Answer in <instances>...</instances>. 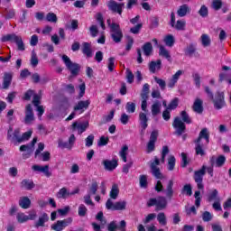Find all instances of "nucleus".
Returning a JSON list of instances; mask_svg holds the SVG:
<instances>
[{"label":"nucleus","instance_id":"obj_31","mask_svg":"<svg viewBox=\"0 0 231 231\" xmlns=\"http://www.w3.org/2000/svg\"><path fill=\"white\" fill-rule=\"evenodd\" d=\"M150 169L151 173L155 180H163V173H162V171L158 168V166L152 165Z\"/></svg>","mask_w":231,"mask_h":231},{"label":"nucleus","instance_id":"obj_49","mask_svg":"<svg viewBox=\"0 0 231 231\" xmlns=\"http://www.w3.org/2000/svg\"><path fill=\"white\" fill-rule=\"evenodd\" d=\"M176 167V157L171 155L168 159V171H172Z\"/></svg>","mask_w":231,"mask_h":231},{"label":"nucleus","instance_id":"obj_64","mask_svg":"<svg viewBox=\"0 0 231 231\" xmlns=\"http://www.w3.org/2000/svg\"><path fill=\"white\" fill-rule=\"evenodd\" d=\"M201 42L202 46H210V38L207 34H202L201 35Z\"/></svg>","mask_w":231,"mask_h":231},{"label":"nucleus","instance_id":"obj_59","mask_svg":"<svg viewBox=\"0 0 231 231\" xmlns=\"http://www.w3.org/2000/svg\"><path fill=\"white\" fill-rule=\"evenodd\" d=\"M84 203L89 207H95V202L91 199V194L85 195L83 197Z\"/></svg>","mask_w":231,"mask_h":231},{"label":"nucleus","instance_id":"obj_18","mask_svg":"<svg viewBox=\"0 0 231 231\" xmlns=\"http://www.w3.org/2000/svg\"><path fill=\"white\" fill-rule=\"evenodd\" d=\"M13 140L16 139V142L19 143V139L22 138L21 136V130H19V128L15 129L14 131V128L12 126L9 127L8 131H7V140Z\"/></svg>","mask_w":231,"mask_h":231},{"label":"nucleus","instance_id":"obj_16","mask_svg":"<svg viewBox=\"0 0 231 231\" xmlns=\"http://www.w3.org/2000/svg\"><path fill=\"white\" fill-rule=\"evenodd\" d=\"M201 140H206V144L208 145L210 143V132H208V128H202L199 134V137L195 140L196 142H201Z\"/></svg>","mask_w":231,"mask_h":231},{"label":"nucleus","instance_id":"obj_5","mask_svg":"<svg viewBox=\"0 0 231 231\" xmlns=\"http://www.w3.org/2000/svg\"><path fill=\"white\" fill-rule=\"evenodd\" d=\"M207 174V166L202 165L201 169L194 171L193 180L197 183L199 190H203L205 185H203V176Z\"/></svg>","mask_w":231,"mask_h":231},{"label":"nucleus","instance_id":"obj_7","mask_svg":"<svg viewBox=\"0 0 231 231\" xmlns=\"http://www.w3.org/2000/svg\"><path fill=\"white\" fill-rule=\"evenodd\" d=\"M150 91H151V86L149 85V83H145L143 86V88L141 91V98H142L141 109L143 111H147V101L149 100Z\"/></svg>","mask_w":231,"mask_h":231},{"label":"nucleus","instance_id":"obj_35","mask_svg":"<svg viewBox=\"0 0 231 231\" xmlns=\"http://www.w3.org/2000/svg\"><path fill=\"white\" fill-rule=\"evenodd\" d=\"M56 198H58V199H67V198H69V191H68V188L66 187L61 188L57 192Z\"/></svg>","mask_w":231,"mask_h":231},{"label":"nucleus","instance_id":"obj_54","mask_svg":"<svg viewBox=\"0 0 231 231\" xmlns=\"http://www.w3.org/2000/svg\"><path fill=\"white\" fill-rule=\"evenodd\" d=\"M46 21H48V23H57L59 19L57 18V14L54 13H48L46 15Z\"/></svg>","mask_w":231,"mask_h":231},{"label":"nucleus","instance_id":"obj_14","mask_svg":"<svg viewBox=\"0 0 231 231\" xmlns=\"http://www.w3.org/2000/svg\"><path fill=\"white\" fill-rule=\"evenodd\" d=\"M184 53L188 57H199L198 43H189L184 50Z\"/></svg>","mask_w":231,"mask_h":231},{"label":"nucleus","instance_id":"obj_21","mask_svg":"<svg viewBox=\"0 0 231 231\" xmlns=\"http://www.w3.org/2000/svg\"><path fill=\"white\" fill-rule=\"evenodd\" d=\"M192 109L194 113H198L199 115L203 114V100H201V98L197 97L193 103Z\"/></svg>","mask_w":231,"mask_h":231},{"label":"nucleus","instance_id":"obj_55","mask_svg":"<svg viewBox=\"0 0 231 231\" xmlns=\"http://www.w3.org/2000/svg\"><path fill=\"white\" fill-rule=\"evenodd\" d=\"M125 109L127 113H134V111H136V104L133 102H127Z\"/></svg>","mask_w":231,"mask_h":231},{"label":"nucleus","instance_id":"obj_24","mask_svg":"<svg viewBox=\"0 0 231 231\" xmlns=\"http://www.w3.org/2000/svg\"><path fill=\"white\" fill-rule=\"evenodd\" d=\"M162 69V60H157L156 61H151L149 63V71L151 73H156Z\"/></svg>","mask_w":231,"mask_h":231},{"label":"nucleus","instance_id":"obj_26","mask_svg":"<svg viewBox=\"0 0 231 231\" xmlns=\"http://www.w3.org/2000/svg\"><path fill=\"white\" fill-rule=\"evenodd\" d=\"M82 53L86 55L87 59H91L93 57V51L91 50V43L83 42Z\"/></svg>","mask_w":231,"mask_h":231},{"label":"nucleus","instance_id":"obj_45","mask_svg":"<svg viewBox=\"0 0 231 231\" xmlns=\"http://www.w3.org/2000/svg\"><path fill=\"white\" fill-rule=\"evenodd\" d=\"M32 134H33V131H32V130L23 133L22 134V137L20 139H18V143H23V142L28 140L29 138H32Z\"/></svg>","mask_w":231,"mask_h":231},{"label":"nucleus","instance_id":"obj_12","mask_svg":"<svg viewBox=\"0 0 231 231\" xmlns=\"http://www.w3.org/2000/svg\"><path fill=\"white\" fill-rule=\"evenodd\" d=\"M88 127H89V122L88 121L84 123L74 122L71 125V130L73 132L78 131V134H82V133H86Z\"/></svg>","mask_w":231,"mask_h":231},{"label":"nucleus","instance_id":"obj_19","mask_svg":"<svg viewBox=\"0 0 231 231\" xmlns=\"http://www.w3.org/2000/svg\"><path fill=\"white\" fill-rule=\"evenodd\" d=\"M91 101L89 100H80L77 103L73 109L74 111H80V113H84V111L89 107Z\"/></svg>","mask_w":231,"mask_h":231},{"label":"nucleus","instance_id":"obj_56","mask_svg":"<svg viewBox=\"0 0 231 231\" xmlns=\"http://www.w3.org/2000/svg\"><path fill=\"white\" fill-rule=\"evenodd\" d=\"M211 6L213 9H215L217 12V10H221L223 6V1L221 0H213Z\"/></svg>","mask_w":231,"mask_h":231},{"label":"nucleus","instance_id":"obj_58","mask_svg":"<svg viewBox=\"0 0 231 231\" xmlns=\"http://www.w3.org/2000/svg\"><path fill=\"white\" fill-rule=\"evenodd\" d=\"M186 24L187 23H185V21L178 20L176 24L174 25V28L177 29L178 31L181 32V31L185 30Z\"/></svg>","mask_w":231,"mask_h":231},{"label":"nucleus","instance_id":"obj_23","mask_svg":"<svg viewBox=\"0 0 231 231\" xmlns=\"http://www.w3.org/2000/svg\"><path fill=\"white\" fill-rule=\"evenodd\" d=\"M49 221L50 216H48L47 213H42L38 221L34 223V226L35 228H40V226H44V224L48 223Z\"/></svg>","mask_w":231,"mask_h":231},{"label":"nucleus","instance_id":"obj_52","mask_svg":"<svg viewBox=\"0 0 231 231\" xmlns=\"http://www.w3.org/2000/svg\"><path fill=\"white\" fill-rule=\"evenodd\" d=\"M142 28H143V23H137L135 26L130 28V32L134 33V35H138Z\"/></svg>","mask_w":231,"mask_h":231},{"label":"nucleus","instance_id":"obj_60","mask_svg":"<svg viewBox=\"0 0 231 231\" xmlns=\"http://www.w3.org/2000/svg\"><path fill=\"white\" fill-rule=\"evenodd\" d=\"M113 118H115V110H111L109 115L105 116L103 117V124H107V123L111 122V120H113Z\"/></svg>","mask_w":231,"mask_h":231},{"label":"nucleus","instance_id":"obj_47","mask_svg":"<svg viewBox=\"0 0 231 231\" xmlns=\"http://www.w3.org/2000/svg\"><path fill=\"white\" fill-rule=\"evenodd\" d=\"M226 162V157H225V155H219L216 160V167L217 168L223 167Z\"/></svg>","mask_w":231,"mask_h":231},{"label":"nucleus","instance_id":"obj_15","mask_svg":"<svg viewBox=\"0 0 231 231\" xmlns=\"http://www.w3.org/2000/svg\"><path fill=\"white\" fill-rule=\"evenodd\" d=\"M102 165H104L105 171L113 172V171H115V169H116V167H118V160H116V159H112L111 161L104 160L102 162Z\"/></svg>","mask_w":231,"mask_h":231},{"label":"nucleus","instance_id":"obj_22","mask_svg":"<svg viewBox=\"0 0 231 231\" xmlns=\"http://www.w3.org/2000/svg\"><path fill=\"white\" fill-rule=\"evenodd\" d=\"M12 79H14V76L12 75V72H5L4 73V79H3V89H8L10 86H12Z\"/></svg>","mask_w":231,"mask_h":231},{"label":"nucleus","instance_id":"obj_11","mask_svg":"<svg viewBox=\"0 0 231 231\" xmlns=\"http://www.w3.org/2000/svg\"><path fill=\"white\" fill-rule=\"evenodd\" d=\"M139 122L141 125L140 134L141 136H143V134H145V129L149 127V125L147 124L149 122V118H147L146 113H143V112L139 113Z\"/></svg>","mask_w":231,"mask_h":231},{"label":"nucleus","instance_id":"obj_17","mask_svg":"<svg viewBox=\"0 0 231 231\" xmlns=\"http://www.w3.org/2000/svg\"><path fill=\"white\" fill-rule=\"evenodd\" d=\"M195 143V154L197 156H205L207 154L206 149L207 146L201 143V142H198V141H194Z\"/></svg>","mask_w":231,"mask_h":231},{"label":"nucleus","instance_id":"obj_9","mask_svg":"<svg viewBox=\"0 0 231 231\" xmlns=\"http://www.w3.org/2000/svg\"><path fill=\"white\" fill-rule=\"evenodd\" d=\"M172 127L174 130H176L174 132V134H176L177 136H181V134H183V133L187 131V125L178 116L174 118Z\"/></svg>","mask_w":231,"mask_h":231},{"label":"nucleus","instance_id":"obj_6","mask_svg":"<svg viewBox=\"0 0 231 231\" xmlns=\"http://www.w3.org/2000/svg\"><path fill=\"white\" fill-rule=\"evenodd\" d=\"M126 207L127 202L125 200L116 201V203H113V200H111V199H108L106 202V210H125Z\"/></svg>","mask_w":231,"mask_h":231},{"label":"nucleus","instance_id":"obj_29","mask_svg":"<svg viewBox=\"0 0 231 231\" xmlns=\"http://www.w3.org/2000/svg\"><path fill=\"white\" fill-rule=\"evenodd\" d=\"M21 187L25 190H32V189H35V183L32 180L24 179L21 182Z\"/></svg>","mask_w":231,"mask_h":231},{"label":"nucleus","instance_id":"obj_33","mask_svg":"<svg viewBox=\"0 0 231 231\" xmlns=\"http://www.w3.org/2000/svg\"><path fill=\"white\" fill-rule=\"evenodd\" d=\"M160 113H162V103L157 100L152 105V115L157 116Z\"/></svg>","mask_w":231,"mask_h":231},{"label":"nucleus","instance_id":"obj_38","mask_svg":"<svg viewBox=\"0 0 231 231\" xmlns=\"http://www.w3.org/2000/svg\"><path fill=\"white\" fill-rule=\"evenodd\" d=\"M163 42L169 46V48H172L174 46V42H176V40L174 39V35L168 34L164 36Z\"/></svg>","mask_w":231,"mask_h":231},{"label":"nucleus","instance_id":"obj_57","mask_svg":"<svg viewBox=\"0 0 231 231\" xmlns=\"http://www.w3.org/2000/svg\"><path fill=\"white\" fill-rule=\"evenodd\" d=\"M107 143H109V137H106L104 135H102L99 138V141L97 142L98 147H104V146L107 145Z\"/></svg>","mask_w":231,"mask_h":231},{"label":"nucleus","instance_id":"obj_48","mask_svg":"<svg viewBox=\"0 0 231 231\" xmlns=\"http://www.w3.org/2000/svg\"><path fill=\"white\" fill-rule=\"evenodd\" d=\"M97 190H98V182L94 180L89 187L88 194L95 196V194H97Z\"/></svg>","mask_w":231,"mask_h":231},{"label":"nucleus","instance_id":"obj_1","mask_svg":"<svg viewBox=\"0 0 231 231\" xmlns=\"http://www.w3.org/2000/svg\"><path fill=\"white\" fill-rule=\"evenodd\" d=\"M204 91L208 95V97L210 98L211 102H213V106L215 109L219 111V109H223V107H226V101L225 100V92L217 90L215 95L210 89V87H204Z\"/></svg>","mask_w":231,"mask_h":231},{"label":"nucleus","instance_id":"obj_30","mask_svg":"<svg viewBox=\"0 0 231 231\" xmlns=\"http://www.w3.org/2000/svg\"><path fill=\"white\" fill-rule=\"evenodd\" d=\"M164 208H167V199L160 196L157 198L156 210H163Z\"/></svg>","mask_w":231,"mask_h":231},{"label":"nucleus","instance_id":"obj_25","mask_svg":"<svg viewBox=\"0 0 231 231\" xmlns=\"http://www.w3.org/2000/svg\"><path fill=\"white\" fill-rule=\"evenodd\" d=\"M219 199V191L216 189L209 191L207 195V201H208V203H212V201H218Z\"/></svg>","mask_w":231,"mask_h":231},{"label":"nucleus","instance_id":"obj_10","mask_svg":"<svg viewBox=\"0 0 231 231\" xmlns=\"http://www.w3.org/2000/svg\"><path fill=\"white\" fill-rule=\"evenodd\" d=\"M108 10H111L114 14H118L119 15H122V13L124 12V6H125V4L124 3H116L115 0H110L107 3Z\"/></svg>","mask_w":231,"mask_h":231},{"label":"nucleus","instance_id":"obj_20","mask_svg":"<svg viewBox=\"0 0 231 231\" xmlns=\"http://www.w3.org/2000/svg\"><path fill=\"white\" fill-rule=\"evenodd\" d=\"M26 151L27 152H24ZM20 152H23L22 154L23 160H28V158L32 156V152H33V149H32V147L29 144H23L20 146Z\"/></svg>","mask_w":231,"mask_h":231},{"label":"nucleus","instance_id":"obj_53","mask_svg":"<svg viewBox=\"0 0 231 231\" xmlns=\"http://www.w3.org/2000/svg\"><path fill=\"white\" fill-rule=\"evenodd\" d=\"M78 214L79 217H85L86 214H88V208H86L84 204L79 205Z\"/></svg>","mask_w":231,"mask_h":231},{"label":"nucleus","instance_id":"obj_3","mask_svg":"<svg viewBox=\"0 0 231 231\" xmlns=\"http://www.w3.org/2000/svg\"><path fill=\"white\" fill-rule=\"evenodd\" d=\"M1 41L2 42H15L18 51H24L26 50V47L24 46V42H23V37L15 33L4 35Z\"/></svg>","mask_w":231,"mask_h":231},{"label":"nucleus","instance_id":"obj_13","mask_svg":"<svg viewBox=\"0 0 231 231\" xmlns=\"http://www.w3.org/2000/svg\"><path fill=\"white\" fill-rule=\"evenodd\" d=\"M32 170L34 171V172H42L46 178H51V171H50V165L48 164L44 166L34 164L32 166Z\"/></svg>","mask_w":231,"mask_h":231},{"label":"nucleus","instance_id":"obj_62","mask_svg":"<svg viewBox=\"0 0 231 231\" xmlns=\"http://www.w3.org/2000/svg\"><path fill=\"white\" fill-rule=\"evenodd\" d=\"M181 163H180V167H182V169H185V167H187V165H189V163L190 162L188 158H187V153L185 152H181Z\"/></svg>","mask_w":231,"mask_h":231},{"label":"nucleus","instance_id":"obj_42","mask_svg":"<svg viewBox=\"0 0 231 231\" xmlns=\"http://www.w3.org/2000/svg\"><path fill=\"white\" fill-rule=\"evenodd\" d=\"M194 198H195V207L196 208H199V207H201V191L196 190L194 194Z\"/></svg>","mask_w":231,"mask_h":231},{"label":"nucleus","instance_id":"obj_4","mask_svg":"<svg viewBox=\"0 0 231 231\" xmlns=\"http://www.w3.org/2000/svg\"><path fill=\"white\" fill-rule=\"evenodd\" d=\"M66 68L70 71L71 75L73 77H77L79 75V72L80 71V65L79 63H73L71 61V59L68 57V55L63 54L61 57Z\"/></svg>","mask_w":231,"mask_h":231},{"label":"nucleus","instance_id":"obj_43","mask_svg":"<svg viewBox=\"0 0 231 231\" xmlns=\"http://www.w3.org/2000/svg\"><path fill=\"white\" fill-rule=\"evenodd\" d=\"M154 82L158 84L159 88H161L162 91H165V88H167V83L165 82V79H160L158 77H154Z\"/></svg>","mask_w":231,"mask_h":231},{"label":"nucleus","instance_id":"obj_34","mask_svg":"<svg viewBox=\"0 0 231 231\" xmlns=\"http://www.w3.org/2000/svg\"><path fill=\"white\" fill-rule=\"evenodd\" d=\"M189 12H190V7H189V5L184 4L179 7L177 14L179 17H185Z\"/></svg>","mask_w":231,"mask_h":231},{"label":"nucleus","instance_id":"obj_2","mask_svg":"<svg viewBox=\"0 0 231 231\" xmlns=\"http://www.w3.org/2000/svg\"><path fill=\"white\" fill-rule=\"evenodd\" d=\"M108 26L110 28V37L116 44L122 42V39H124V32H122V28H120V24L116 23H112L111 20H107Z\"/></svg>","mask_w":231,"mask_h":231},{"label":"nucleus","instance_id":"obj_44","mask_svg":"<svg viewBox=\"0 0 231 231\" xmlns=\"http://www.w3.org/2000/svg\"><path fill=\"white\" fill-rule=\"evenodd\" d=\"M181 120L184 124H192V119L189 116L187 111L183 110L180 112Z\"/></svg>","mask_w":231,"mask_h":231},{"label":"nucleus","instance_id":"obj_46","mask_svg":"<svg viewBox=\"0 0 231 231\" xmlns=\"http://www.w3.org/2000/svg\"><path fill=\"white\" fill-rule=\"evenodd\" d=\"M157 221L162 226H165L167 225V217H165V213L161 212L157 215Z\"/></svg>","mask_w":231,"mask_h":231},{"label":"nucleus","instance_id":"obj_27","mask_svg":"<svg viewBox=\"0 0 231 231\" xmlns=\"http://www.w3.org/2000/svg\"><path fill=\"white\" fill-rule=\"evenodd\" d=\"M19 207L26 210L32 207V200L28 197H22L19 200Z\"/></svg>","mask_w":231,"mask_h":231},{"label":"nucleus","instance_id":"obj_41","mask_svg":"<svg viewBox=\"0 0 231 231\" xmlns=\"http://www.w3.org/2000/svg\"><path fill=\"white\" fill-rule=\"evenodd\" d=\"M139 185L141 189H147L149 182H147V175H140L139 177Z\"/></svg>","mask_w":231,"mask_h":231},{"label":"nucleus","instance_id":"obj_28","mask_svg":"<svg viewBox=\"0 0 231 231\" xmlns=\"http://www.w3.org/2000/svg\"><path fill=\"white\" fill-rule=\"evenodd\" d=\"M172 187H174V180H170L166 187V198H168V199H172V196H174V189Z\"/></svg>","mask_w":231,"mask_h":231},{"label":"nucleus","instance_id":"obj_37","mask_svg":"<svg viewBox=\"0 0 231 231\" xmlns=\"http://www.w3.org/2000/svg\"><path fill=\"white\" fill-rule=\"evenodd\" d=\"M143 51L146 57H149L152 53V43L150 42H145L143 45Z\"/></svg>","mask_w":231,"mask_h":231},{"label":"nucleus","instance_id":"obj_39","mask_svg":"<svg viewBox=\"0 0 231 231\" xmlns=\"http://www.w3.org/2000/svg\"><path fill=\"white\" fill-rule=\"evenodd\" d=\"M127 151H129V147L127 145H125L119 152V156L125 163L127 162Z\"/></svg>","mask_w":231,"mask_h":231},{"label":"nucleus","instance_id":"obj_63","mask_svg":"<svg viewBox=\"0 0 231 231\" xmlns=\"http://www.w3.org/2000/svg\"><path fill=\"white\" fill-rule=\"evenodd\" d=\"M51 228V230H55V231L64 230V227H62V224H60V220H58L56 223L52 224Z\"/></svg>","mask_w":231,"mask_h":231},{"label":"nucleus","instance_id":"obj_32","mask_svg":"<svg viewBox=\"0 0 231 231\" xmlns=\"http://www.w3.org/2000/svg\"><path fill=\"white\" fill-rule=\"evenodd\" d=\"M160 57H164L169 62L171 60V52L163 45H158Z\"/></svg>","mask_w":231,"mask_h":231},{"label":"nucleus","instance_id":"obj_36","mask_svg":"<svg viewBox=\"0 0 231 231\" xmlns=\"http://www.w3.org/2000/svg\"><path fill=\"white\" fill-rule=\"evenodd\" d=\"M119 194H120V189L118 188V184L116 183L113 184L109 193L111 199H116Z\"/></svg>","mask_w":231,"mask_h":231},{"label":"nucleus","instance_id":"obj_40","mask_svg":"<svg viewBox=\"0 0 231 231\" xmlns=\"http://www.w3.org/2000/svg\"><path fill=\"white\" fill-rule=\"evenodd\" d=\"M179 104H180V98L174 97L168 105L167 109H170V111H173L178 107Z\"/></svg>","mask_w":231,"mask_h":231},{"label":"nucleus","instance_id":"obj_51","mask_svg":"<svg viewBox=\"0 0 231 231\" xmlns=\"http://www.w3.org/2000/svg\"><path fill=\"white\" fill-rule=\"evenodd\" d=\"M181 194H186V196H192V186L190 184H186L183 186Z\"/></svg>","mask_w":231,"mask_h":231},{"label":"nucleus","instance_id":"obj_61","mask_svg":"<svg viewBox=\"0 0 231 231\" xmlns=\"http://www.w3.org/2000/svg\"><path fill=\"white\" fill-rule=\"evenodd\" d=\"M16 218L18 223H26V221H29L28 216L24 215V213H18Z\"/></svg>","mask_w":231,"mask_h":231},{"label":"nucleus","instance_id":"obj_8","mask_svg":"<svg viewBox=\"0 0 231 231\" xmlns=\"http://www.w3.org/2000/svg\"><path fill=\"white\" fill-rule=\"evenodd\" d=\"M158 141V130H153L150 134V140L146 144V152L151 154L156 149V142Z\"/></svg>","mask_w":231,"mask_h":231},{"label":"nucleus","instance_id":"obj_50","mask_svg":"<svg viewBox=\"0 0 231 231\" xmlns=\"http://www.w3.org/2000/svg\"><path fill=\"white\" fill-rule=\"evenodd\" d=\"M199 15L203 18L208 17V7H207L205 5H201L200 9L199 10Z\"/></svg>","mask_w":231,"mask_h":231}]
</instances>
